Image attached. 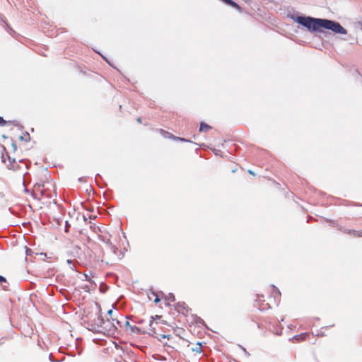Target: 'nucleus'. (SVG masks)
I'll return each mask as SVG.
<instances>
[{
  "mask_svg": "<svg viewBox=\"0 0 362 362\" xmlns=\"http://www.w3.org/2000/svg\"><path fill=\"white\" fill-rule=\"evenodd\" d=\"M167 300H170L171 302H174L175 300V298L173 293H169L168 295L165 298Z\"/></svg>",
  "mask_w": 362,
  "mask_h": 362,
  "instance_id": "16",
  "label": "nucleus"
},
{
  "mask_svg": "<svg viewBox=\"0 0 362 362\" xmlns=\"http://www.w3.org/2000/svg\"><path fill=\"white\" fill-rule=\"evenodd\" d=\"M49 359L52 361V354H49Z\"/></svg>",
  "mask_w": 362,
  "mask_h": 362,
  "instance_id": "37",
  "label": "nucleus"
},
{
  "mask_svg": "<svg viewBox=\"0 0 362 362\" xmlns=\"http://www.w3.org/2000/svg\"><path fill=\"white\" fill-rule=\"evenodd\" d=\"M4 151H5L6 155L4 153L2 154L1 159L4 163H5V156H6L9 160V164L8 165V168L9 169L16 170V166L13 165V163H16L15 158H12L10 157V156L8 154V153L6 151V148L4 147Z\"/></svg>",
  "mask_w": 362,
  "mask_h": 362,
  "instance_id": "5",
  "label": "nucleus"
},
{
  "mask_svg": "<svg viewBox=\"0 0 362 362\" xmlns=\"http://www.w3.org/2000/svg\"><path fill=\"white\" fill-rule=\"evenodd\" d=\"M272 287L274 290L273 293L274 298H276L277 297H279L281 296V292L279 291V290L274 285H272Z\"/></svg>",
  "mask_w": 362,
  "mask_h": 362,
  "instance_id": "15",
  "label": "nucleus"
},
{
  "mask_svg": "<svg viewBox=\"0 0 362 362\" xmlns=\"http://www.w3.org/2000/svg\"><path fill=\"white\" fill-rule=\"evenodd\" d=\"M211 128L212 127L211 126H209V124H207L206 123H205L204 122H202L200 123L199 132H206L207 131H209Z\"/></svg>",
  "mask_w": 362,
  "mask_h": 362,
  "instance_id": "9",
  "label": "nucleus"
},
{
  "mask_svg": "<svg viewBox=\"0 0 362 362\" xmlns=\"http://www.w3.org/2000/svg\"><path fill=\"white\" fill-rule=\"evenodd\" d=\"M103 58L105 59V61H107L110 64V62L107 61V59H105V57H103Z\"/></svg>",
  "mask_w": 362,
  "mask_h": 362,
  "instance_id": "39",
  "label": "nucleus"
},
{
  "mask_svg": "<svg viewBox=\"0 0 362 362\" xmlns=\"http://www.w3.org/2000/svg\"><path fill=\"white\" fill-rule=\"evenodd\" d=\"M308 336V333H301L300 334L296 335L293 337V339L296 341H304L306 339Z\"/></svg>",
  "mask_w": 362,
  "mask_h": 362,
  "instance_id": "11",
  "label": "nucleus"
},
{
  "mask_svg": "<svg viewBox=\"0 0 362 362\" xmlns=\"http://www.w3.org/2000/svg\"><path fill=\"white\" fill-rule=\"evenodd\" d=\"M98 239H99L100 241L103 242V243H104V242L105 241V240H106V238H105L104 236H103V235H98Z\"/></svg>",
  "mask_w": 362,
  "mask_h": 362,
  "instance_id": "24",
  "label": "nucleus"
},
{
  "mask_svg": "<svg viewBox=\"0 0 362 362\" xmlns=\"http://www.w3.org/2000/svg\"><path fill=\"white\" fill-rule=\"evenodd\" d=\"M137 122H139V123H141V117H139V118L137 119Z\"/></svg>",
  "mask_w": 362,
  "mask_h": 362,
  "instance_id": "30",
  "label": "nucleus"
},
{
  "mask_svg": "<svg viewBox=\"0 0 362 362\" xmlns=\"http://www.w3.org/2000/svg\"><path fill=\"white\" fill-rule=\"evenodd\" d=\"M98 177H101L100 175L99 174L96 175L95 176V181L98 182Z\"/></svg>",
  "mask_w": 362,
  "mask_h": 362,
  "instance_id": "28",
  "label": "nucleus"
},
{
  "mask_svg": "<svg viewBox=\"0 0 362 362\" xmlns=\"http://www.w3.org/2000/svg\"><path fill=\"white\" fill-rule=\"evenodd\" d=\"M2 137H3L4 139H6V138H7V136H6L5 135H3V136H2Z\"/></svg>",
  "mask_w": 362,
  "mask_h": 362,
  "instance_id": "36",
  "label": "nucleus"
},
{
  "mask_svg": "<svg viewBox=\"0 0 362 362\" xmlns=\"http://www.w3.org/2000/svg\"><path fill=\"white\" fill-rule=\"evenodd\" d=\"M31 194H32V196H33L35 199H36V198H37V197H36V194H35V192H33L31 193Z\"/></svg>",
  "mask_w": 362,
  "mask_h": 362,
  "instance_id": "29",
  "label": "nucleus"
},
{
  "mask_svg": "<svg viewBox=\"0 0 362 362\" xmlns=\"http://www.w3.org/2000/svg\"><path fill=\"white\" fill-rule=\"evenodd\" d=\"M248 173H249L250 174L254 175V173H253L251 170H248Z\"/></svg>",
  "mask_w": 362,
  "mask_h": 362,
  "instance_id": "31",
  "label": "nucleus"
},
{
  "mask_svg": "<svg viewBox=\"0 0 362 362\" xmlns=\"http://www.w3.org/2000/svg\"><path fill=\"white\" fill-rule=\"evenodd\" d=\"M112 321L115 322V325H120V322L119 320H117L112 319Z\"/></svg>",
  "mask_w": 362,
  "mask_h": 362,
  "instance_id": "26",
  "label": "nucleus"
},
{
  "mask_svg": "<svg viewBox=\"0 0 362 362\" xmlns=\"http://www.w3.org/2000/svg\"><path fill=\"white\" fill-rule=\"evenodd\" d=\"M112 313H113L112 310H109L107 311V314H108L110 316H111V315H112Z\"/></svg>",
  "mask_w": 362,
  "mask_h": 362,
  "instance_id": "27",
  "label": "nucleus"
},
{
  "mask_svg": "<svg viewBox=\"0 0 362 362\" xmlns=\"http://www.w3.org/2000/svg\"><path fill=\"white\" fill-rule=\"evenodd\" d=\"M156 318H158V319H160V316H158V315H156Z\"/></svg>",
  "mask_w": 362,
  "mask_h": 362,
  "instance_id": "35",
  "label": "nucleus"
},
{
  "mask_svg": "<svg viewBox=\"0 0 362 362\" xmlns=\"http://www.w3.org/2000/svg\"><path fill=\"white\" fill-rule=\"evenodd\" d=\"M104 243L106 244L107 250H111V255L108 257L109 259H112L114 256L117 255L118 248L112 243L110 238L106 239Z\"/></svg>",
  "mask_w": 362,
  "mask_h": 362,
  "instance_id": "4",
  "label": "nucleus"
},
{
  "mask_svg": "<svg viewBox=\"0 0 362 362\" xmlns=\"http://www.w3.org/2000/svg\"><path fill=\"white\" fill-rule=\"evenodd\" d=\"M173 138L175 139H177V140H179V141H187V142H190L189 140H187L186 139H184V138H180V137H177V136H173Z\"/></svg>",
  "mask_w": 362,
  "mask_h": 362,
  "instance_id": "18",
  "label": "nucleus"
},
{
  "mask_svg": "<svg viewBox=\"0 0 362 362\" xmlns=\"http://www.w3.org/2000/svg\"><path fill=\"white\" fill-rule=\"evenodd\" d=\"M239 346L240 347V349L244 351L245 354L247 356H250V354L247 351V350L245 349V348H244L243 346L239 345Z\"/></svg>",
  "mask_w": 362,
  "mask_h": 362,
  "instance_id": "19",
  "label": "nucleus"
},
{
  "mask_svg": "<svg viewBox=\"0 0 362 362\" xmlns=\"http://www.w3.org/2000/svg\"><path fill=\"white\" fill-rule=\"evenodd\" d=\"M100 290L102 292H105V290H103L102 286H100Z\"/></svg>",
  "mask_w": 362,
  "mask_h": 362,
  "instance_id": "32",
  "label": "nucleus"
},
{
  "mask_svg": "<svg viewBox=\"0 0 362 362\" xmlns=\"http://www.w3.org/2000/svg\"><path fill=\"white\" fill-rule=\"evenodd\" d=\"M322 28L332 30L337 34L346 35L347 33V30L339 22L326 18H322Z\"/></svg>",
  "mask_w": 362,
  "mask_h": 362,
  "instance_id": "2",
  "label": "nucleus"
},
{
  "mask_svg": "<svg viewBox=\"0 0 362 362\" xmlns=\"http://www.w3.org/2000/svg\"><path fill=\"white\" fill-rule=\"evenodd\" d=\"M6 279L4 276L0 275V283H6Z\"/></svg>",
  "mask_w": 362,
  "mask_h": 362,
  "instance_id": "22",
  "label": "nucleus"
},
{
  "mask_svg": "<svg viewBox=\"0 0 362 362\" xmlns=\"http://www.w3.org/2000/svg\"><path fill=\"white\" fill-rule=\"evenodd\" d=\"M111 255V250H108V252L105 253L103 250H100V252L99 253V257H101V261L104 262L106 261L107 264H109L108 261H112L115 259L114 256L112 259H109V256Z\"/></svg>",
  "mask_w": 362,
  "mask_h": 362,
  "instance_id": "6",
  "label": "nucleus"
},
{
  "mask_svg": "<svg viewBox=\"0 0 362 362\" xmlns=\"http://www.w3.org/2000/svg\"><path fill=\"white\" fill-rule=\"evenodd\" d=\"M153 294L156 296V298L154 300V302L156 303H158V302H160V300L159 297L158 296V295H156L154 292H153Z\"/></svg>",
  "mask_w": 362,
  "mask_h": 362,
  "instance_id": "21",
  "label": "nucleus"
},
{
  "mask_svg": "<svg viewBox=\"0 0 362 362\" xmlns=\"http://www.w3.org/2000/svg\"><path fill=\"white\" fill-rule=\"evenodd\" d=\"M239 346L240 347V349L244 351L245 354L247 356H250V354L247 351V350L245 349V348H244L243 346L239 345Z\"/></svg>",
  "mask_w": 362,
  "mask_h": 362,
  "instance_id": "20",
  "label": "nucleus"
},
{
  "mask_svg": "<svg viewBox=\"0 0 362 362\" xmlns=\"http://www.w3.org/2000/svg\"><path fill=\"white\" fill-rule=\"evenodd\" d=\"M245 2H249L250 0H243Z\"/></svg>",
  "mask_w": 362,
  "mask_h": 362,
  "instance_id": "38",
  "label": "nucleus"
},
{
  "mask_svg": "<svg viewBox=\"0 0 362 362\" xmlns=\"http://www.w3.org/2000/svg\"><path fill=\"white\" fill-rule=\"evenodd\" d=\"M176 308H177L180 313H182L183 314H185V312H188L187 306L185 302H178L176 304Z\"/></svg>",
  "mask_w": 362,
  "mask_h": 362,
  "instance_id": "8",
  "label": "nucleus"
},
{
  "mask_svg": "<svg viewBox=\"0 0 362 362\" xmlns=\"http://www.w3.org/2000/svg\"><path fill=\"white\" fill-rule=\"evenodd\" d=\"M20 140L24 141H28L30 139V136L28 132H25V134L19 137Z\"/></svg>",
  "mask_w": 362,
  "mask_h": 362,
  "instance_id": "14",
  "label": "nucleus"
},
{
  "mask_svg": "<svg viewBox=\"0 0 362 362\" xmlns=\"http://www.w3.org/2000/svg\"><path fill=\"white\" fill-rule=\"evenodd\" d=\"M124 325H125V327H126L127 328H129V329H130V327H132V325H130V323H129V322L128 320H126V321H125Z\"/></svg>",
  "mask_w": 362,
  "mask_h": 362,
  "instance_id": "23",
  "label": "nucleus"
},
{
  "mask_svg": "<svg viewBox=\"0 0 362 362\" xmlns=\"http://www.w3.org/2000/svg\"><path fill=\"white\" fill-rule=\"evenodd\" d=\"M143 321H144V320H139V321H138V322H136L140 324V323H142V322H143Z\"/></svg>",
  "mask_w": 362,
  "mask_h": 362,
  "instance_id": "33",
  "label": "nucleus"
},
{
  "mask_svg": "<svg viewBox=\"0 0 362 362\" xmlns=\"http://www.w3.org/2000/svg\"><path fill=\"white\" fill-rule=\"evenodd\" d=\"M12 147H13V151H16L17 148L16 144L13 141L12 143Z\"/></svg>",
  "mask_w": 362,
  "mask_h": 362,
  "instance_id": "25",
  "label": "nucleus"
},
{
  "mask_svg": "<svg viewBox=\"0 0 362 362\" xmlns=\"http://www.w3.org/2000/svg\"><path fill=\"white\" fill-rule=\"evenodd\" d=\"M98 320L99 322V324H100V326L102 327L103 325H105L106 323V322L105 321V320L101 317V316H99L98 318Z\"/></svg>",
  "mask_w": 362,
  "mask_h": 362,
  "instance_id": "17",
  "label": "nucleus"
},
{
  "mask_svg": "<svg viewBox=\"0 0 362 362\" xmlns=\"http://www.w3.org/2000/svg\"><path fill=\"white\" fill-rule=\"evenodd\" d=\"M83 177H80V178L78 179V180H79L80 182H81V181L83 180Z\"/></svg>",
  "mask_w": 362,
  "mask_h": 362,
  "instance_id": "34",
  "label": "nucleus"
},
{
  "mask_svg": "<svg viewBox=\"0 0 362 362\" xmlns=\"http://www.w3.org/2000/svg\"><path fill=\"white\" fill-rule=\"evenodd\" d=\"M346 233H349V234H351L354 236H356V237H359V236H362V232H359V231H357V230H348L346 231Z\"/></svg>",
  "mask_w": 362,
  "mask_h": 362,
  "instance_id": "13",
  "label": "nucleus"
},
{
  "mask_svg": "<svg viewBox=\"0 0 362 362\" xmlns=\"http://www.w3.org/2000/svg\"><path fill=\"white\" fill-rule=\"evenodd\" d=\"M7 124H12L15 126L20 127L21 129H23V127L19 124L18 121L13 120V121H6L1 116H0V126H5Z\"/></svg>",
  "mask_w": 362,
  "mask_h": 362,
  "instance_id": "7",
  "label": "nucleus"
},
{
  "mask_svg": "<svg viewBox=\"0 0 362 362\" xmlns=\"http://www.w3.org/2000/svg\"><path fill=\"white\" fill-rule=\"evenodd\" d=\"M192 351L193 352H196V353H199V354L202 353V344L200 342H198L194 347L192 348Z\"/></svg>",
  "mask_w": 362,
  "mask_h": 362,
  "instance_id": "12",
  "label": "nucleus"
},
{
  "mask_svg": "<svg viewBox=\"0 0 362 362\" xmlns=\"http://www.w3.org/2000/svg\"><path fill=\"white\" fill-rule=\"evenodd\" d=\"M112 326L115 327V324L113 322Z\"/></svg>",
  "mask_w": 362,
  "mask_h": 362,
  "instance_id": "40",
  "label": "nucleus"
},
{
  "mask_svg": "<svg viewBox=\"0 0 362 362\" xmlns=\"http://www.w3.org/2000/svg\"><path fill=\"white\" fill-rule=\"evenodd\" d=\"M288 16L297 23L306 28L307 30L311 33L322 31L321 30L322 18L305 16H296L295 14H289Z\"/></svg>",
  "mask_w": 362,
  "mask_h": 362,
  "instance_id": "1",
  "label": "nucleus"
},
{
  "mask_svg": "<svg viewBox=\"0 0 362 362\" xmlns=\"http://www.w3.org/2000/svg\"><path fill=\"white\" fill-rule=\"evenodd\" d=\"M158 323L153 322V317H151V320L149 321V332L148 334L157 338L160 341H162V339H170V335H165V334H159L157 332L156 327L155 325H156Z\"/></svg>",
  "mask_w": 362,
  "mask_h": 362,
  "instance_id": "3",
  "label": "nucleus"
},
{
  "mask_svg": "<svg viewBox=\"0 0 362 362\" xmlns=\"http://www.w3.org/2000/svg\"><path fill=\"white\" fill-rule=\"evenodd\" d=\"M130 331L132 333H136L138 334H144L145 332L142 331L140 327H138L136 326H132L130 327Z\"/></svg>",
  "mask_w": 362,
  "mask_h": 362,
  "instance_id": "10",
  "label": "nucleus"
}]
</instances>
